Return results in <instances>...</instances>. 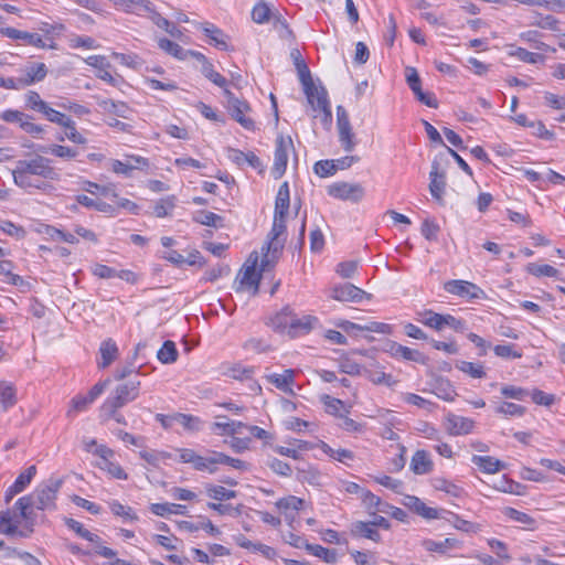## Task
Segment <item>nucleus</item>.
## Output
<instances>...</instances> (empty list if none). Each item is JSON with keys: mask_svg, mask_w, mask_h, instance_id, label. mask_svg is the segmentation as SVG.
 <instances>
[{"mask_svg": "<svg viewBox=\"0 0 565 565\" xmlns=\"http://www.w3.org/2000/svg\"><path fill=\"white\" fill-rule=\"evenodd\" d=\"M17 390L11 382L0 381V406L3 412L17 404Z\"/></svg>", "mask_w": 565, "mask_h": 565, "instance_id": "a878e982", "label": "nucleus"}, {"mask_svg": "<svg viewBox=\"0 0 565 565\" xmlns=\"http://www.w3.org/2000/svg\"><path fill=\"white\" fill-rule=\"evenodd\" d=\"M43 115L47 120L51 122H54L58 126L65 127L70 125L71 117L66 116L65 114L53 109L52 107L47 106L46 109L43 111Z\"/></svg>", "mask_w": 565, "mask_h": 565, "instance_id": "338daca9", "label": "nucleus"}, {"mask_svg": "<svg viewBox=\"0 0 565 565\" xmlns=\"http://www.w3.org/2000/svg\"><path fill=\"white\" fill-rule=\"evenodd\" d=\"M56 175L51 160L40 154L18 160L12 170L14 184L28 192L45 190L49 186L45 180H54Z\"/></svg>", "mask_w": 565, "mask_h": 565, "instance_id": "f257e3e1", "label": "nucleus"}, {"mask_svg": "<svg viewBox=\"0 0 565 565\" xmlns=\"http://www.w3.org/2000/svg\"><path fill=\"white\" fill-rule=\"evenodd\" d=\"M76 202L85 207L94 209L98 212L108 214L109 216H115L117 214V207L106 203L102 200H94L85 194H79L76 196Z\"/></svg>", "mask_w": 565, "mask_h": 565, "instance_id": "4be33fe9", "label": "nucleus"}, {"mask_svg": "<svg viewBox=\"0 0 565 565\" xmlns=\"http://www.w3.org/2000/svg\"><path fill=\"white\" fill-rule=\"evenodd\" d=\"M526 270H527V273H530L536 277H541V276L558 277V274H559V271L551 265H537L535 263H530L526 266Z\"/></svg>", "mask_w": 565, "mask_h": 565, "instance_id": "bf43d9fd", "label": "nucleus"}, {"mask_svg": "<svg viewBox=\"0 0 565 565\" xmlns=\"http://www.w3.org/2000/svg\"><path fill=\"white\" fill-rule=\"evenodd\" d=\"M14 265L11 260H0V275L6 277V282L13 286H22L24 280L21 276L12 273Z\"/></svg>", "mask_w": 565, "mask_h": 565, "instance_id": "09e8293b", "label": "nucleus"}, {"mask_svg": "<svg viewBox=\"0 0 565 565\" xmlns=\"http://www.w3.org/2000/svg\"><path fill=\"white\" fill-rule=\"evenodd\" d=\"M294 312L289 307H285L280 312L276 313L270 319V326L274 330L279 332H288L289 321L291 320Z\"/></svg>", "mask_w": 565, "mask_h": 565, "instance_id": "58836bf2", "label": "nucleus"}, {"mask_svg": "<svg viewBox=\"0 0 565 565\" xmlns=\"http://www.w3.org/2000/svg\"><path fill=\"white\" fill-rule=\"evenodd\" d=\"M423 545L428 552L446 553L448 550L460 547L461 543L452 537H447L444 541L425 540Z\"/></svg>", "mask_w": 565, "mask_h": 565, "instance_id": "7c9ffc66", "label": "nucleus"}, {"mask_svg": "<svg viewBox=\"0 0 565 565\" xmlns=\"http://www.w3.org/2000/svg\"><path fill=\"white\" fill-rule=\"evenodd\" d=\"M495 413L510 417H520L525 413V408L514 403L504 402L495 407Z\"/></svg>", "mask_w": 565, "mask_h": 565, "instance_id": "e2e57ef3", "label": "nucleus"}, {"mask_svg": "<svg viewBox=\"0 0 565 565\" xmlns=\"http://www.w3.org/2000/svg\"><path fill=\"white\" fill-rule=\"evenodd\" d=\"M403 504L427 520H434L438 518V511L436 509L427 507L419 498L415 495H406Z\"/></svg>", "mask_w": 565, "mask_h": 565, "instance_id": "6ab92c4d", "label": "nucleus"}, {"mask_svg": "<svg viewBox=\"0 0 565 565\" xmlns=\"http://www.w3.org/2000/svg\"><path fill=\"white\" fill-rule=\"evenodd\" d=\"M174 419L190 431L202 429V420L196 416L179 413L174 415Z\"/></svg>", "mask_w": 565, "mask_h": 565, "instance_id": "864d4df0", "label": "nucleus"}, {"mask_svg": "<svg viewBox=\"0 0 565 565\" xmlns=\"http://www.w3.org/2000/svg\"><path fill=\"white\" fill-rule=\"evenodd\" d=\"M511 56L516 57L518 60L530 63V64H536L541 61H543V55L539 53L530 52L523 47H515L513 51L510 52Z\"/></svg>", "mask_w": 565, "mask_h": 565, "instance_id": "680f3d73", "label": "nucleus"}, {"mask_svg": "<svg viewBox=\"0 0 565 565\" xmlns=\"http://www.w3.org/2000/svg\"><path fill=\"white\" fill-rule=\"evenodd\" d=\"M224 95L226 97V107L231 116L245 129L254 130V120L246 116V114L250 110L248 103L235 97L234 94L227 88H225Z\"/></svg>", "mask_w": 565, "mask_h": 565, "instance_id": "423d86ee", "label": "nucleus"}, {"mask_svg": "<svg viewBox=\"0 0 565 565\" xmlns=\"http://www.w3.org/2000/svg\"><path fill=\"white\" fill-rule=\"evenodd\" d=\"M330 297L341 302L359 303L363 301V299L370 300L372 295L350 282H345L334 285L330 289Z\"/></svg>", "mask_w": 565, "mask_h": 565, "instance_id": "1a4fd4ad", "label": "nucleus"}, {"mask_svg": "<svg viewBox=\"0 0 565 565\" xmlns=\"http://www.w3.org/2000/svg\"><path fill=\"white\" fill-rule=\"evenodd\" d=\"M290 205V193L288 182H284L277 192L275 200L274 215L279 217H287Z\"/></svg>", "mask_w": 565, "mask_h": 565, "instance_id": "5701e85b", "label": "nucleus"}, {"mask_svg": "<svg viewBox=\"0 0 565 565\" xmlns=\"http://www.w3.org/2000/svg\"><path fill=\"white\" fill-rule=\"evenodd\" d=\"M303 504L305 500L295 495L281 498L275 503L276 508L284 512L286 516H288L289 511H298L302 508Z\"/></svg>", "mask_w": 565, "mask_h": 565, "instance_id": "c03bdc74", "label": "nucleus"}, {"mask_svg": "<svg viewBox=\"0 0 565 565\" xmlns=\"http://www.w3.org/2000/svg\"><path fill=\"white\" fill-rule=\"evenodd\" d=\"M246 424L237 420H231L226 423L215 422L212 426L214 431H221V434L233 436L236 434H242L243 429H245Z\"/></svg>", "mask_w": 565, "mask_h": 565, "instance_id": "79ce46f5", "label": "nucleus"}, {"mask_svg": "<svg viewBox=\"0 0 565 565\" xmlns=\"http://www.w3.org/2000/svg\"><path fill=\"white\" fill-rule=\"evenodd\" d=\"M201 72L202 74L209 79L211 81L213 84H215L216 86L221 87V88H226L227 86V81L224 76H222L218 72H216L212 65L211 62L209 63H205V65H202L201 67Z\"/></svg>", "mask_w": 565, "mask_h": 565, "instance_id": "5fc2aeb1", "label": "nucleus"}, {"mask_svg": "<svg viewBox=\"0 0 565 565\" xmlns=\"http://www.w3.org/2000/svg\"><path fill=\"white\" fill-rule=\"evenodd\" d=\"M321 399L326 406V411L331 415L341 417L343 416L341 414V411H345V413H349V409L345 408V405L341 399L331 397L329 395L322 396Z\"/></svg>", "mask_w": 565, "mask_h": 565, "instance_id": "4d7b16f0", "label": "nucleus"}, {"mask_svg": "<svg viewBox=\"0 0 565 565\" xmlns=\"http://www.w3.org/2000/svg\"><path fill=\"white\" fill-rule=\"evenodd\" d=\"M151 13L152 22L160 29L164 30L172 38L181 39L182 32L174 24H172L168 19L163 18L158 12L153 11Z\"/></svg>", "mask_w": 565, "mask_h": 565, "instance_id": "37998d69", "label": "nucleus"}, {"mask_svg": "<svg viewBox=\"0 0 565 565\" xmlns=\"http://www.w3.org/2000/svg\"><path fill=\"white\" fill-rule=\"evenodd\" d=\"M446 430L451 436L467 435L472 431L475 422L471 418L448 414L445 423Z\"/></svg>", "mask_w": 565, "mask_h": 565, "instance_id": "4468645a", "label": "nucleus"}, {"mask_svg": "<svg viewBox=\"0 0 565 565\" xmlns=\"http://www.w3.org/2000/svg\"><path fill=\"white\" fill-rule=\"evenodd\" d=\"M445 290L468 300L486 298L484 291L479 286L467 280L447 281L445 284Z\"/></svg>", "mask_w": 565, "mask_h": 565, "instance_id": "f8f14e48", "label": "nucleus"}, {"mask_svg": "<svg viewBox=\"0 0 565 565\" xmlns=\"http://www.w3.org/2000/svg\"><path fill=\"white\" fill-rule=\"evenodd\" d=\"M472 462L486 473H495L504 468V463L491 456L473 455Z\"/></svg>", "mask_w": 565, "mask_h": 565, "instance_id": "bb28decb", "label": "nucleus"}, {"mask_svg": "<svg viewBox=\"0 0 565 565\" xmlns=\"http://www.w3.org/2000/svg\"><path fill=\"white\" fill-rule=\"evenodd\" d=\"M387 352L391 354V356L395 359H401L405 361L416 362L419 364H426L428 359L427 356L419 352L418 350L411 349L408 347H405L403 344H399L395 341H391L387 344Z\"/></svg>", "mask_w": 565, "mask_h": 565, "instance_id": "ddd939ff", "label": "nucleus"}, {"mask_svg": "<svg viewBox=\"0 0 565 565\" xmlns=\"http://www.w3.org/2000/svg\"><path fill=\"white\" fill-rule=\"evenodd\" d=\"M201 28L204 34L211 39L216 47L221 50L228 49L226 35L220 28L210 22L203 23Z\"/></svg>", "mask_w": 565, "mask_h": 565, "instance_id": "c756f323", "label": "nucleus"}, {"mask_svg": "<svg viewBox=\"0 0 565 565\" xmlns=\"http://www.w3.org/2000/svg\"><path fill=\"white\" fill-rule=\"evenodd\" d=\"M140 381H128L116 386L114 393L108 396L100 406L102 414L115 415V411L124 407L139 396Z\"/></svg>", "mask_w": 565, "mask_h": 565, "instance_id": "7ed1b4c3", "label": "nucleus"}, {"mask_svg": "<svg viewBox=\"0 0 565 565\" xmlns=\"http://www.w3.org/2000/svg\"><path fill=\"white\" fill-rule=\"evenodd\" d=\"M65 524L67 525V527L70 530L74 531L82 539H85L92 543L99 542V536L96 534H93L88 530H86L81 522L70 518V519H65Z\"/></svg>", "mask_w": 565, "mask_h": 565, "instance_id": "8fccbe9b", "label": "nucleus"}, {"mask_svg": "<svg viewBox=\"0 0 565 565\" xmlns=\"http://www.w3.org/2000/svg\"><path fill=\"white\" fill-rule=\"evenodd\" d=\"M0 34L2 36H7L12 40H22L26 44L44 49L46 45L44 41L42 40V36L38 33H30L25 31H20L11 26L0 28Z\"/></svg>", "mask_w": 565, "mask_h": 565, "instance_id": "2eb2a0df", "label": "nucleus"}, {"mask_svg": "<svg viewBox=\"0 0 565 565\" xmlns=\"http://www.w3.org/2000/svg\"><path fill=\"white\" fill-rule=\"evenodd\" d=\"M63 484V479L50 478L40 483L31 494L21 497L14 507L19 510L22 520H29L32 509L53 510L55 509V500Z\"/></svg>", "mask_w": 565, "mask_h": 565, "instance_id": "f03ea898", "label": "nucleus"}, {"mask_svg": "<svg viewBox=\"0 0 565 565\" xmlns=\"http://www.w3.org/2000/svg\"><path fill=\"white\" fill-rule=\"evenodd\" d=\"M273 14L270 8L265 1H259L256 3L252 10V19L257 24H264L273 19Z\"/></svg>", "mask_w": 565, "mask_h": 565, "instance_id": "49530a36", "label": "nucleus"}, {"mask_svg": "<svg viewBox=\"0 0 565 565\" xmlns=\"http://www.w3.org/2000/svg\"><path fill=\"white\" fill-rule=\"evenodd\" d=\"M350 534L355 539L364 537L375 543H379L382 540L380 532L374 529L370 522H353L350 526Z\"/></svg>", "mask_w": 565, "mask_h": 565, "instance_id": "a211bd4d", "label": "nucleus"}, {"mask_svg": "<svg viewBox=\"0 0 565 565\" xmlns=\"http://www.w3.org/2000/svg\"><path fill=\"white\" fill-rule=\"evenodd\" d=\"M286 217H279L274 215L273 226L268 234V250H273L275 258H279V255L284 248L286 242Z\"/></svg>", "mask_w": 565, "mask_h": 565, "instance_id": "9b49d317", "label": "nucleus"}, {"mask_svg": "<svg viewBox=\"0 0 565 565\" xmlns=\"http://www.w3.org/2000/svg\"><path fill=\"white\" fill-rule=\"evenodd\" d=\"M306 550L319 557V558H322L323 561H326L327 563H332L335 561V552L334 551H331V550H328L321 545H318V544H306Z\"/></svg>", "mask_w": 565, "mask_h": 565, "instance_id": "052dcab7", "label": "nucleus"}, {"mask_svg": "<svg viewBox=\"0 0 565 565\" xmlns=\"http://www.w3.org/2000/svg\"><path fill=\"white\" fill-rule=\"evenodd\" d=\"M433 393L436 394L439 398L448 402L454 401L456 396V392L450 382L444 379L436 380Z\"/></svg>", "mask_w": 565, "mask_h": 565, "instance_id": "a19ab883", "label": "nucleus"}, {"mask_svg": "<svg viewBox=\"0 0 565 565\" xmlns=\"http://www.w3.org/2000/svg\"><path fill=\"white\" fill-rule=\"evenodd\" d=\"M98 467L102 470L107 471L111 477L116 479L126 480L128 478L127 473L124 471L120 465L117 462H113L110 459L106 461H99Z\"/></svg>", "mask_w": 565, "mask_h": 565, "instance_id": "0e129e2a", "label": "nucleus"}, {"mask_svg": "<svg viewBox=\"0 0 565 565\" xmlns=\"http://www.w3.org/2000/svg\"><path fill=\"white\" fill-rule=\"evenodd\" d=\"M327 193L338 200L358 203L364 198L365 190L360 183L334 182L327 188Z\"/></svg>", "mask_w": 565, "mask_h": 565, "instance_id": "6e6552de", "label": "nucleus"}, {"mask_svg": "<svg viewBox=\"0 0 565 565\" xmlns=\"http://www.w3.org/2000/svg\"><path fill=\"white\" fill-rule=\"evenodd\" d=\"M217 451L207 450L205 456L196 454L193 449L183 448L179 450V459L183 463H190L196 471L209 472L211 475L217 471Z\"/></svg>", "mask_w": 565, "mask_h": 565, "instance_id": "20e7f679", "label": "nucleus"}, {"mask_svg": "<svg viewBox=\"0 0 565 565\" xmlns=\"http://www.w3.org/2000/svg\"><path fill=\"white\" fill-rule=\"evenodd\" d=\"M150 511L158 516H166L168 514H185L186 507L177 503H152Z\"/></svg>", "mask_w": 565, "mask_h": 565, "instance_id": "4c0bfd02", "label": "nucleus"}, {"mask_svg": "<svg viewBox=\"0 0 565 565\" xmlns=\"http://www.w3.org/2000/svg\"><path fill=\"white\" fill-rule=\"evenodd\" d=\"M316 321L317 319L311 316L297 318V316L294 313L291 320L289 321L288 333L291 335H296L300 332L307 333L311 330L312 323Z\"/></svg>", "mask_w": 565, "mask_h": 565, "instance_id": "2f4dec72", "label": "nucleus"}, {"mask_svg": "<svg viewBox=\"0 0 565 565\" xmlns=\"http://www.w3.org/2000/svg\"><path fill=\"white\" fill-rule=\"evenodd\" d=\"M257 263L258 255L254 252L249 255L246 263L237 274L236 280L239 282V286L236 288L237 291L249 289L253 295L258 294L262 273L256 270Z\"/></svg>", "mask_w": 565, "mask_h": 565, "instance_id": "39448f33", "label": "nucleus"}, {"mask_svg": "<svg viewBox=\"0 0 565 565\" xmlns=\"http://www.w3.org/2000/svg\"><path fill=\"white\" fill-rule=\"evenodd\" d=\"M193 220L196 222V223H200L202 225H206V226H213V227H217L220 226V224L222 223V216L213 213V212H210V211H200L198 212Z\"/></svg>", "mask_w": 565, "mask_h": 565, "instance_id": "13d9d810", "label": "nucleus"}, {"mask_svg": "<svg viewBox=\"0 0 565 565\" xmlns=\"http://www.w3.org/2000/svg\"><path fill=\"white\" fill-rule=\"evenodd\" d=\"M158 45L162 51L178 60H185L188 57V53H185V50H183L178 43L169 39H159Z\"/></svg>", "mask_w": 565, "mask_h": 565, "instance_id": "a18cd8bd", "label": "nucleus"}, {"mask_svg": "<svg viewBox=\"0 0 565 565\" xmlns=\"http://www.w3.org/2000/svg\"><path fill=\"white\" fill-rule=\"evenodd\" d=\"M25 106L29 109H32V110L43 114V111L46 109L49 104L41 98V96L38 92L29 90L25 94Z\"/></svg>", "mask_w": 565, "mask_h": 565, "instance_id": "6e6d98bb", "label": "nucleus"}, {"mask_svg": "<svg viewBox=\"0 0 565 565\" xmlns=\"http://www.w3.org/2000/svg\"><path fill=\"white\" fill-rule=\"evenodd\" d=\"M337 128H338V134H339V142H340L342 149L345 152L353 151V149L356 146V139H355V135L352 130V126L345 125V122H344L342 126L337 127Z\"/></svg>", "mask_w": 565, "mask_h": 565, "instance_id": "f704fd0d", "label": "nucleus"}, {"mask_svg": "<svg viewBox=\"0 0 565 565\" xmlns=\"http://www.w3.org/2000/svg\"><path fill=\"white\" fill-rule=\"evenodd\" d=\"M433 461L426 450H417L411 460V470L415 475H427L433 470Z\"/></svg>", "mask_w": 565, "mask_h": 565, "instance_id": "aec40b11", "label": "nucleus"}, {"mask_svg": "<svg viewBox=\"0 0 565 565\" xmlns=\"http://www.w3.org/2000/svg\"><path fill=\"white\" fill-rule=\"evenodd\" d=\"M292 140L290 137L279 136L276 140V148L274 154V164L271 168V174L277 180L280 179L287 168L288 163V152L292 148Z\"/></svg>", "mask_w": 565, "mask_h": 565, "instance_id": "9d476101", "label": "nucleus"}, {"mask_svg": "<svg viewBox=\"0 0 565 565\" xmlns=\"http://www.w3.org/2000/svg\"><path fill=\"white\" fill-rule=\"evenodd\" d=\"M438 162L434 161L431 166V171L429 173V191L433 198H435L438 201H441L446 183L444 180V174L438 172Z\"/></svg>", "mask_w": 565, "mask_h": 565, "instance_id": "412c9836", "label": "nucleus"}, {"mask_svg": "<svg viewBox=\"0 0 565 565\" xmlns=\"http://www.w3.org/2000/svg\"><path fill=\"white\" fill-rule=\"evenodd\" d=\"M503 514L508 519L522 524L523 527L526 530H535L536 529V520L525 512L519 511L511 507H507L503 510Z\"/></svg>", "mask_w": 565, "mask_h": 565, "instance_id": "cd10ccee", "label": "nucleus"}, {"mask_svg": "<svg viewBox=\"0 0 565 565\" xmlns=\"http://www.w3.org/2000/svg\"><path fill=\"white\" fill-rule=\"evenodd\" d=\"M116 10L126 13L141 15L152 12L151 2L148 0H108Z\"/></svg>", "mask_w": 565, "mask_h": 565, "instance_id": "dca6fc26", "label": "nucleus"}, {"mask_svg": "<svg viewBox=\"0 0 565 565\" xmlns=\"http://www.w3.org/2000/svg\"><path fill=\"white\" fill-rule=\"evenodd\" d=\"M303 92L313 110L322 113L324 121H331L332 113L326 88L321 85L316 86L313 79H311L310 89L307 90L306 86H303Z\"/></svg>", "mask_w": 565, "mask_h": 565, "instance_id": "0eeeda50", "label": "nucleus"}, {"mask_svg": "<svg viewBox=\"0 0 565 565\" xmlns=\"http://www.w3.org/2000/svg\"><path fill=\"white\" fill-rule=\"evenodd\" d=\"M36 473V467L30 466L23 472H21L15 481L13 482L14 488H18L21 492L31 483L33 477Z\"/></svg>", "mask_w": 565, "mask_h": 565, "instance_id": "774afa93", "label": "nucleus"}, {"mask_svg": "<svg viewBox=\"0 0 565 565\" xmlns=\"http://www.w3.org/2000/svg\"><path fill=\"white\" fill-rule=\"evenodd\" d=\"M339 327L344 328V329H348V328L359 329V330H363V331L376 332V333H382V334H390V333H392V329H393L391 324H387L384 322H376V321H372L364 327H361V326L350 322V321H343L339 324Z\"/></svg>", "mask_w": 565, "mask_h": 565, "instance_id": "72a5a7b5", "label": "nucleus"}, {"mask_svg": "<svg viewBox=\"0 0 565 565\" xmlns=\"http://www.w3.org/2000/svg\"><path fill=\"white\" fill-rule=\"evenodd\" d=\"M295 371L291 369L285 370L284 373H273L266 375L267 381L275 385L278 390L282 392H291V386L294 384Z\"/></svg>", "mask_w": 565, "mask_h": 565, "instance_id": "b1692460", "label": "nucleus"}, {"mask_svg": "<svg viewBox=\"0 0 565 565\" xmlns=\"http://www.w3.org/2000/svg\"><path fill=\"white\" fill-rule=\"evenodd\" d=\"M291 57L295 61V66L298 72L299 79L302 86H306L307 90L310 89L311 86V73L306 62L301 58L300 52L298 50H294L291 52Z\"/></svg>", "mask_w": 565, "mask_h": 565, "instance_id": "473e14b6", "label": "nucleus"}, {"mask_svg": "<svg viewBox=\"0 0 565 565\" xmlns=\"http://www.w3.org/2000/svg\"><path fill=\"white\" fill-rule=\"evenodd\" d=\"M419 318L417 319L420 323L426 327H429L434 330L440 331L444 329V318L445 315L437 313L433 310H424L418 313Z\"/></svg>", "mask_w": 565, "mask_h": 565, "instance_id": "c9c22d12", "label": "nucleus"}, {"mask_svg": "<svg viewBox=\"0 0 565 565\" xmlns=\"http://www.w3.org/2000/svg\"><path fill=\"white\" fill-rule=\"evenodd\" d=\"M178 349L173 341L167 340L163 342L160 350L157 352L158 360L163 364H170L178 359Z\"/></svg>", "mask_w": 565, "mask_h": 565, "instance_id": "ea45409f", "label": "nucleus"}, {"mask_svg": "<svg viewBox=\"0 0 565 565\" xmlns=\"http://www.w3.org/2000/svg\"><path fill=\"white\" fill-rule=\"evenodd\" d=\"M456 367L461 372L468 374L472 379H482L486 376L483 365L480 363H472L468 361H458Z\"/></svg>", "mask_w": 565, "mask_h": 565, "instance_id": "de8ad7c7", "label": "nucleus"}, {"mask_svg": "<svg viewBox=\"0 0 565 565\" xmlns=\"http://www.w3.org/2000/svg\"><path fill=\"white\" fill-rule=\"evenodd\" d=\"M102 361L99 366L105 369L109 366L118 356V347L113 339H107L102 342L99 348Z\"/></svg>", "mask_w": 565, "mask_h": 565, "instance_id": "c85d7f7f", "label": "nucleus"}, {"mask_svg": "<svg viewBox=\"0 0 565 565\" xmlns=\"http://www.w3.org/2000/svg\"><path fill=\"white\" fill-rule=\"evenodd\" d=\"M98 106L106 113L116 115L118 117L127 118L130 111L129 107L124 102H115L113 99L98 100Z\"/></svg>", "mask_w": 565, "mask_h": 565, "instance_id": "e433bc0d", "label": "nucleus"}, {"mask_svg": "<svg viewBox=\"0 0 565 565\" xmlns=\"http://www.w3.org/2000/svg\"><path fill=\"white\" fill-rule=\"evenodd\" d=\"M19 520L12 516L10 510L0 511V533L6 535L26 536L23 531L18 530Z\"/></svg>", "mask_w": 565, "mask_h": 565, "instance_id": "393cba45", "label": "nucleus"}, {"mask_svg": "<svg viewBox=\"0 0 565 565\" xmlns=\"http://www.w3.org/2000/svg\"><path fill=\"white\" fill-rule=\"evenodd\" d=\"M175 206V196L170 195L163 199H160L153 207V214L157 217H166L171 214Z\"/></svg>", "mask_w": 565, "mask_h": 565, "instance_id": "3c124183", "label": "nucleus"}, {"mask_svg": "<svg viewBox=\"0 0 565 565\" xmlns=\"http://www.w3.org/2000/svg\"><path fill=\"white\" fill-rule=\"evenodd\" d=\"M273 24L274 28L278 31L279 36L281 39L288 40L294 38L291 29L289 28L287 21L282 18L281 14H273Z\"/></svg>", "mask_w": 565, "mask_h": 565, "instance_id": "69168bd1", "label": "nucleus"}, {"mask_svg": "<svg viewBox=\"0 0 565 565\" xmlns=\"http://www.w3.org/2000/svg\"><path fill=\"white\" fill-rule=\"evenodd\" d=\"M22 84L24 87L30 86L34 83L43 81L47 75V67L44 63H30L24 67Z\"/></svg>", "mask_w": 565, "mask_h": 565, "instance_id": "f3484780", "label": "nucleus"}, {"mask_svg": "<svg viewBox=\"0 0 565 565\" xmlns=\"http://www.w3.org/2000/svg\"><path fill=\"white\" fill-rule=\"evenodd\" d=\"M206 493L211 499L223 501L236 498V491L228 490L222 486L207 484Z\"/></svg>", "mask_w": 565, "mask_h": 565, "instance_id": "603ef678", "label": "nucleus"}]
</instances>
